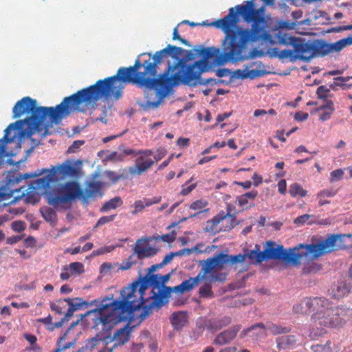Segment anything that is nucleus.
<instances>
[{
	"instance_id": "obj_1",
	"label": "nucleus",
	"mask_w": 352,
	"mask_h": 352,
	"mask_svg": "<svg viewBox=\"0 0 352 352\" xmlns=\"http://www.w3.org/2000/svg\"><path fill=\"white\" fill-rule=\"evenodd\" d=\"M195 55L201 56L199 60L187 63L181 58L184 50L168 44L154 54L146 53L149 59L141 63L137 58L133 66L120 67L116 74L118 84L122 87L128 83L146 88L145 97L149 107H157L168 95L170 89L179 84L190 87L198 85H217L220 80L209 78H201L203 73L209 72L216 64L217 56L221 54L216 47L197 46L193 49ZM146 53L142 54L144 55Z\"/></svg>"
},
{
	"instance_id": "obj_2",
	"label": "nucleus",
	"mask_w": 352,
	"mask_h": 352,
	"mask_svg": "<svg viewBox=\"0 0 352 352\" xmlns=\"http://www.w3.org/2000/svg\"><path fill=\"white\" fill-rule=\"evenodd\" d=\"M122 87L118 84L116 75L100 79L86 88L78 90L69 96L65 97L56 107H37V102L30 96H25L18 100L12 109V118H18L25 114H30L23 120L11 123L4 131L3 141L12 142L15 137H10L12 130H19L21 137L31 138L35 133L42 138L52 133L50 129L53 124H58L62 120L74 111L86 113L93 111L97 102L105 100L121 98Z\"/></svg>"
},
{
	"instance_id": "obj_3",
	"label": "nucleus",
	"mask_w": 352,
	"mask_h": 352,
	"mask_svg": "<svg viewBox=\"0 0 352 352\" xmlns=\"http://www.w3.org/2000/svg\"><path fill=\"white\" fill-rule=\"evenodd\" d=\"M170 273L165 275L156 274H146L120 292L119 299L105 297L99 308L87 312V316L92 321V328L102 324H116L127 320L139 309L141 320L150 316L153 309H160L167 304L173 287L165 286L169 280Z\"/></svg>"
},
{
	"instance_id": "obj_4",
	"label": "nucleus",
	"mask_w": 352,
	"mask_h": 352,
	"mask_svg": "<svg viewBox=\"0 0 352 352\" xmlns=\"http://www.w3.org/2000/svg\"><path fill=\"white\" fill-rule=\"evenodd\" d=\"M254 0L248 1L246 5H237L222 19L208 23L203 21V26H214L225 34L221 43V54L217 56L216 64L236 63L247 60L252 56L246 54L250 43L263 39L267 36L265 30V20L262 16L264 8L255 9Z\"/></svg>"
},
{
	"instance_id": "obj_5",
	"label": "nucleus",
	"mask_w": 352,
	"mask_h": 352,
	"mask_svg": "<svg viewBox=\"0 0 352 352\" xmlns=\"http://www.w3.org/2000/svg\"><path fill=\"white\" fill-rule=\"evenodd\" d=\"M334 240L329 239V234L325 239L318 241L317 243L311 244H300L299 248H296L289 251L284 250L282 260L292 263L294 265L300 264V259L302 257H309L316 259L322 255L333 252Z\"/></svg>"
},
{
	"instance_id": "obj_6",
	"label": "nucleus",
	"mask_w": 352,
	"mask_h": 352,
	"mask_svg": "<svg viewBox=\"0 0 352 352\" xmlns=\"http://www.w3.org/2000/svg\"><path fill=\"white\" fill-rule=\"evenodd\" d=\"M312 305L314 306V309L311 318L315 324L327 328H336L344 324V320L341 316L346 313L345 308L333 307L328 300L321 297L314 300Z\"/></svg>"
},
{
	"instance_id": "obj_7",
	"label": "nucleus",
	"mask_w": 352,
	"mask_h": 352,
	"mask_svg": "<svg viewBox=\"0 0 352 352\" xmlns=\"http://www.w3.org/2000/svg\"><path fill=\"white\" fill-rule=\"evenodd\" d=\"M278 43L285 45H291L294 50H279L277 56L280 59L289 58L292 62L296 60H302L309 61L314 58L311 41H306L305 38L285 36H278Z\"/></svg>"
},
{
	"instance_id": "obj_8",
	"label": "nucleus",
	"mask_w": 352,
	"mask_h": 352,
	"mask_svg": "<svg viewBox=\"0 0 352 352\" xmlns=\"http://www.w3.org/2000/svg\"><path fill=\"white\" fill-rule=\"evenodd\" d=\"M199 265L201 266L200 272L195 277H190L188 280H184L181 284L173 287V292L183 294L191 291L198 285L201 280H208L210 282L223 283L226 280V274L218 272H211L208 267V265L205 260L199 261Z\"/></svg>"
},
{
	"instance_id": "obj_9",
	"label": "nucleus",
	"mask_w": 352,
	"mask_h": 352,
	"mask_svg": "<svg viewBox=\"0 0 352 352\" xmlns=\"http://www.w3.org/2000/svg\"><path fill=\"white\" fill-rule=\"evenodd\" d=\"M82 189L76 182H67L61 188L58 189L57 194H50L47 196V202L50 205L57 208L69 204L77 198L81 199Z\"/></svg>"
},
{
	"instance_id": "obj_10",
	"label": "nucleus",
	"mask_w": 352,
	"mask_h": 352,
	"mask_svg": "<svg viewBox=\"0 0 352 352\" xmlns=\"http://www.w3.org/2000/svg\"><path fill=\"white\" fill-rule=\"evenodd\" d=\"M352 45V35L338 40L332 43H327L322 40L311 41L314 58L324 56L332 52H340L345 47Z\"/></svg>"
},
{
	"instance_id": "obj_11",
	"label": "nucleus",
	"mask_w": 352,
	"mask_h": 352,
	"mask_svg": "<svg viewBox=\"0 0 352 352\" xmlns=\"http://www.w3.org/2000/svg\"><path fill=\"white\" fill-rule=\"evenodd\" d=\"M245 255L244 254H236L230 255L221 252L212 257L206 259L211 272H218L222 270L227 264H234L243 263L245 261Z\"/></svg>"
},
{
	"instance_id": "obj_12",
	"label": "nucleus",
	"mask_w": 352,
	"mask_h": 352,
	"mask_svg": "<svg viewBox=\"0 0 352 352\" xmlns=\"http://www.w3.org/2000/svg\"><path fill=\"white\" fill-rule=\"evenodd\" d=\"M58 171L63 176H72L76 173V168L71 164H62L58 167ZM57 170L54 167L45 175L36 179L37 186L40 188H49L54 182Z\"/></svg>"
},
{
	"instance_id": "obj_13",
	"label": "nucleus",
	"mask_w": 352,
	"mask_h": 352,
	"mask_svg": "<svg viewBox=\"0 0 352 352\" xmlns=\"http://www.w3.org/2000/svg\"><path fill=\"white\" fill-rule=\"evenodd\" d=\"M153 237H142L137 240L133 248L134 254L137 255V258L140 260L145 258L153 257L157 254L159 249L155 247H146V243L151 241Z\"/></svg>"
},
{
	"instance_id": "obj_14",
	"label": "nucleus",
	"mask_w": 352,
	"mask_h": 352,
	"mask_svg": "<svg viewBox=\"0 0 352 352\" xmlns=\"http://www.w3.org/2000/svg\"><path fill=\"white\" fill-rule=\"evenodd\" d=\"M241 329V324H235L219 333L214 338L213 344L222 346L230 343L236 338Z\"/></svg>"
},
{
	"instance_id": "obj_15",
	"label": "nucleus",
	"mask_w": 352,
	"mask_h": 352,
	"mask_svg": "<svg viewBox=\"0 0 352 352\" xmlns=\"http://www.w3.org/2000/svg\"><path fill=\"white\" fill-rule=\"evenodd\" d=\"M267 335L265 325L263 322H257L252 326L243 329L241 333V336L245 337L249 336L254 340L265 337Z\"/></svg>"
},
{
	"instance_id": "obj_16",
	"label": "nucleus",
	"mask_w": 352,
	"mask_h": 352,
	"mask_svg": "<svg viewBox=\"0 0 352 352\" xmlns=\"http://www.w3.org/2000/svg\"><path fill=\"white\" fill-rule=\"evenodd\" d=\"M284 250L282 245H276L274 242L269 241L266 243V246L263 252L264 257H266V260L282 259Z\"/></svg>"
},
{
	"instance_id": "obj_17",
	"label": "nucleus",
	"mask_w": 352,
	"mask_h": 352,
	"mask_svg": "<svg viewBox=\"0 0 352 352\" xmlns=\"http://www.w3.org/2000/svg\"><path fill=\"white\" fill-rule=\"evenodd\" d=\"M154 164L151 158L144 159L143 156L137 157L135 164L130 166L128 172L131 175H140L149 169Z\"/></svg>"
},
{
	"instance_id": "obj_18",
	"label": "nucleus",
	"mask_w": 352,
	"mask_h": 352,
	"mask_svg": "<svg viewBox=\"0 0 352 352\" xmlns=\"http://www.w3.org/2000/svg\"><path fill=\"white\" fill-rule=\"evenodd\" d=\"M352 289V284L345 280H340L331 288L332 297L336 299L342 298L348 295Z\"/></svg>"
},
{
	"instance_id": "obj_19",
	"label": "nucleus",
	"mask_w": 352,
	"mask_h": 352,
	"mask_svg": "<svg viewBox=\"0 0 352 352\" xmlns=\"http://www.w3.org/2000/svg\"><path fill=\"white\" fill-rule=\"evenodd\" d=\"M230 217L232 218L231 223L229 226H227L223 230H230L234 228V221L235 218L234 217V214H230V210L227 214H225L223 211L219 212L217 215L214 216L211 220L207 221V226L206 228V231L213 230V227L218 225L221 221L224 220L227 217Z\"/></svg>"
},
{
	"instance_id": "obj_20",
	"label": "nucleus",
	"mask_w": 352,
	"mask_h": 352,
	"mask_svg": "<svg viewBox=\"0 0 352 352\" xmlns=\"http://www.w3.org/2000/svg\"><path fill=\"white\" fill-rule=\"evenodd\" d=\"M319 297L305 298L300 302L294 305L293 309L297 314L314 313V306L312 305L314 301L318 300Z\"/></svg>"
},
{
	"instance_id": "obj_21",
	"label": "nucleus",
	"mask_w": 352,
	"mask_h": 352,
	"mask_svg": "<svg viewBox=\"0 0 352 352\" xmlns=\"http://www.w3.org/2000/svg\"><path fill=\"white\" fill-rule=\"evenodd\" d=\"M102 188L101 184L99 182H89L85 186V190L82 189V195L81 199L86 202L89 198L94 197L98 192H100Z\"/></svg>"
},
{
	"instance_id": "obj_22",
	"label": "nucleus",
	"mask_w": 352,
	"mask_h": 352,
	"mask_svg": "<svg viewBox=\"0 0 352 352\" xmlns=\"http://www.w3.org/2000/svg\"><path fill=\"white\" fill-rule=\"evenodd\" d=\"M68 308L66 312V318H72L74 312L81 309L83 305H87L88 302L80 298H67Z\"/></svg>"
},
{
	"instance_id": "obj_23",
	"label": "nucleus",
	"mask_w": 352,
	"mask_h": 352,
	"mask_svg": "<svg viewBox=\"0 0 352 352\" xmlns=\"http://www.w3.org/2000/svg\"><path fill=\"white\" fill-rule=\"evenodd\" d=\"M295 335H286L276 338V348L278 349H286L294 346L297 342Z\"/></svg>"
},
{
	"instance_id": "obj_24",
	"label": "nucleus",
	"mask_w": 352,
	"mask_h": 352,
	"mask_svg": "<svg viewBox=\"0 0 352 352\" xmlns=\"http://www.w3.org/2000/svg\"><path fill=\"white\" fill-rule=\"evenodd\" d=\"M130 336V329L126 327L118 329L114 334L113 338L109 337L110 341L115 340L116 343L113 347H117L119 345H122L129 341Z\"/></svg>"
},
{
	"instance_id": "obj_25",
	"label": "nucleus",
	"mask_w": 352,
	"mask_h": 352,
	"mask_svg": "<svg viewBox=\"0 0 352 352\" xmlns=\"http://www.w3.org/2000/svg\"><path fill=\"white\" fill-rule=\"evenodd\" d=\"M250 66L245 65V69H238L234 71V76L239 79H245L250 78L254 79L256 77L261 76L263 75V73L261 70L258 69H251L249 70Z\"/></svg>"
},
{
	"instance_id": "obj_26",
	"label": "nucleus",
	"mask_w": 352,
	"mask_h": 352,
	"mask_svg": "<svg viewBox=\"0 0 352 352\" xmlns=\"http://www.w3.org/2000/svg\"><path fill=\"white\" fill-rule=\"evenodd\" d=\"M170 322L175 329H182L188 323V315L186 312H174L171 316Z\"/></svg>"
},
{
	"instance_id": "obj_27",
	"label": "nucleus",
	"mask_w": 352,
	"mask_h": 352,
	"mask_svg": "<svg viewBox=\"0 0 352 352\" xmlns=\"http://www.w3.org/2000/svg\"><path fill=\"white\" fill-rule=\"evenodd\" d=\"M250 263L258 264L263 261H266V257H264L263 252L260 250V247L258 245L254 246L253 250L245 254Z\"/></svg>"
},
{
	"instance_id": "obj_28",
	"label": "nucleus",
	"mask_w": 352,
	"mask_h": 352,
	"mask_svg": "<svg viewBox=\"0 0 352 352\" xmlns=\"http://www.w3.org/2000/svg\"><path fill=\"white\" fill-rule=\"evenodd\" d=\"M265 325L266 331H268L273 336L288 333L292 330L289 326H282L272 322H267Z\"/></svg>"
},
{
	"instance_id": "obj_29",
	"label": "nucleus",
	"mask_w": 352,
	"mask_h": 352,
	"mask_svg": "<svg viewBox=\"0 0 352 352\" xmlns=\"http://www.w3.org/2000/svg\"><path fill=\"white\" fill-rule=\"evenodd\" d=\"M336 193L337 190L332 189H323L318 192L316 195V197L318 199L319 206H322L325 204H329L331 201L326 199L334 197Z\"/></svg>"
},
{
	"instance_id": "obj_30",
	"label": "nucleus",
	"mask_w": 352,
	"mask_h": 352,
	"mask_svg": "<svg viewBox=\"0 0 352 352\" xmlns=\"http://www.w3.org/2000/svg\"><path fill=\"white\" fill-rule=\"evenodd\" d=\"M123 204V201L120 197H116L108 201L105 202L102 208H100L101 212H107L112 209H116L119 206H121Z\"/></svg>"
},
{
	"instance_id": "obj_31",
	"label": "nucleus",
	"mask_w": 352,
	"mask_h": 352,
	"mask_svg": "<svg viewBox=\"0 0 352 352\" xmlns=\"http://www.w3.org/2000/svg\"><path fill=\"white\" fill-rule=\"evenodd\" d=\"M289 193L292 197H294L296 196L305 197L307 194V191L305 190L300 184L298 183H294L289 186Z\"/></svg>"
},
{
	"instance_id": "obj_32",
	"label": "nucleus",
	"mask_w": 352,
	"mask_h": 352,
	"mask_svg": "<svg viewBox=\"0 0 352 352\" xmlns=\"http://www.w3.org/2000/svg\"><path fill=\"white\" fill-rule=\"evenodd\" d=\"M231 322L232 318L230 316H226L221 318L214 320L211 322V328L214 330H219L229 325Z\"/></svg>"
},
{
	"instance_id": "obj_33",
	"label": "nucleus",
	"mask_w": 352,
	"mask_h": 352,
	"mask_svg": "<svg viewBox=\"0 0 352 352\" xmlns=\"http://www.w3.org/2000/svg\"><path fill=\"white\" fill-rule=\"evenodd\" d=\"M42 217L45 221L54 223L56 221V213L54 209L48 207H43L40 209Z\"/></svg>"
},
{
	"instance_id": "obj_34",
	"label": "nucleus",
	"mask_w": 352,
	"mask_h": 352,
	"mask_svg": "<svg viewBox=\"0 0 352 352\" xmlns=\"http://www.w3.org/2000/svg\"><path fill=\"white\" fill-rule=\"evenodd\" d=\"M264 1V5L261 8L263 7L264 10H265V6H272V7H278L281 9H285L287 8V3L288 0H263ZM265 12V11H263ZM264 12L262 13V16L264 18Z\"/></svg>"
},
{
	"instance_id": "obj_35",
	"label": "nucleus",
	"mask_w": 352,
	"mask_h": 352,
	"mask_svg": "<svg viewBox=\"0 0 352 352\" xmlns=\"http://www.w3.org/2000/svg\"><path fill=\"white\" fill-rule=\"evenodd\" d=\"M212 283L209 281V283H205L199 288V294L201 297L205 298H212L214 297V292L212 290Z\"/></svg>"
},
{
	"instance_id": "obj_36",
	"label": "nucleus",
	"mask_w": 352,
	"mask_h": 352,
	"mask_svg": "<svg viewBox=\"0 0 352 352\" xmlns=\"http://www.w3.org/2000/svg\"><path fill=\"white\" fill-rule=\"evenodd\" d=\"M66 304H67V298L63 299H58L55 302H52L50 303V308L52 311L58 313V314H63V309L66 307Z\"/></svg>"
},
{
	"instance_id": "obj_37",
	"label": "nucleus",
	"mask_w": 352,
	"mask_h": 352,
	"mask_svg": "<svg viewBox=\"0 0 352 352\" xmlns=\"http://www.w3.org/2000/svg\"><path fill=\"white\" fill-rule=\"evenodd\" d=\"M103 340L104 342L107 344L108 342H109V337H105V338H98V335H97L96 336L94 337V338H91L90 339H88L86 340L85 342V347L86 349H89L90 350L93 349L96 345H98V344L99 343V342L100 340Z\"/></svg>"
},
{
	"instance_id": "obj_38",
	"label": "nucleus",
	"mask_w": 352,
	"mask_h": 352,
	"mask_svg": "<svg viewBox=\"0 0 352 352\" xmlns=\"http://www.w3.org/2000/svg\"><path fill=\"white\" fill-rule=\"evenodd\" d=\"M128 171L123 170V172L122 173H116V172L110 171L107 173V175L113 183H116L120 179H128Z\"/></svg>"
},
{
	"instance_id": "obj_39",
	"label": "nucleus",
	"mask_w": 352,
	"mask_h": 352,
	"mask_svg": "<svg viewBox=\"0 0 352 352\" xmlns=\"http://www.w3.org/2000/svg\"><path fill=\"white\" fill-rule=\"evenodd\" d=\"M186 251L188 252H190V250L188 249H184V250H180L175 252H170V253L167 254L164 256L163 261L161 262V264L162 265V266L166 265L167 263L171 262V261L175 256L182 255L184 254V252Z\"/></svg>"
},
{
	"instance_id": "obj_40",
	"label": "nucleus",
	"mask_w": 352,
	"mask_h": 352,
	"mask_svg": "<svg viewBox=\"0 0 352 352\" xmlns=\"http://www.w3.org/2000/svg\"><path fill=\"white\" fill-rule=\"evenodd\" d=\"M146 203V200L145 199L136 200L133 207L134 208V210L131 211V214L135 215L138 214V212H142L146 207H148L147 205H145Z\"/></svg>"
},
{
	"instance_id": "obj_41",
	"label": "nucleus",
	"mask_w": 352,
	"mask_h": 352,
	"mask_svg": "<svg viewBox=\"0 0 352 352\" xmlns=\"http://www.w3.org/2000/svg\"><path fill=\"white\" fill-rule=\"evenodd\" d=\"M249 199H248L244 195H241L239 196H237L236 198V202L238 204V205L243 208V210L250 208L252 206H254V204H249Z\"/></svg>"
},
{
	"instance_id": "obj_42",
	"label": "nucleus",
	"mask_w": 352,
	"mask_h": 352,
	"mask_svg": "<svg viewBox=\"0 0 352 352\" xmlns=\"http://www.w3.org/2000/svg\"><path fill=\"white\" fill-rule=\"evenodd\" d=\"M335 107L333 102L331 100H324V102L323 104L320 106L318 108L315 109L311 111V113H315L321 110H328L330 111H335Z\"/></svg>"
},
{
	"instance_id": "obj_43",
	"label": "nucleus",
	"mask_w": 352,
	"mask_h": 352,
	"mask_svg": "<svg viewBox=\"0 0 352 352\" xmlns=\"http://www.w3.org/2000/svg\"><path fill=\"white\" fill-rule=\"evenodd\" d=\"M321 269V267L319 264L311 262L306 265L302 269L303 274H311L315 273L319 271Z\"/></svg>"
},
{
	"instance_id": "obj_44",
	"label": "nucleus",
	"mask_w": 352,
	"mask_h": 352,
	"mask_svg": "<svg viewBox=\"0 0 352 352\" xmlns=\"http://www.w3.org/2000/svg\"><path fill=\"white\" fill-rule=\"evenodd\" d=\"M155 239L156 240L161 239L162 241L168 243H173L176 239V232L173 230L169 233L162 234V236H158Z\"/></svg>"
},
{
	"instance_id": "obj_45",
	"label": "nucleus",
	"mask_w": 352,
	"mask_h": 352,
	"mask_svg": "<svg viewBox=\"0 0 352 352\" xmlns=\"http://www.w3.org/2000/svg\"><path fill=\"white\" fill-rule=\"evenodd\" d=\"M69 269L74 273L81 274L84 272V265L80 262H73L69 264Z\"/></svg>"
},
{
	"instance_id": "obj_46",
	"label": "nucleus",
	"mask_w": 352,
	"mask_h": 352,
	"mask_svg": "<svg viewBox=\"0 0 352 352\" xmlns=\"http://www.w3.org/2000/svg\"><path fill=\"white\" fill-rule=\"evenodd\" d=\"M207 204L208 203L204 199H199L192 202L190 206V208L193 210H202L207 206Z\"/></svg>"
},
{
	"instance_id": "obj_47",
	"label": "nucleus",
	"mask_w": 352,
	"mask_h": 352,
	"mask_svg": "<svg viewBox=\"0 0 352 352\" xmlns=\"http://www.w3.org/2000/svg\"><path fill=\"white\" fill-rule=\"evenodd\" d=\"M12 229L17 232L23 231L25 228V223L22 221H14L11 223Z\"/></svg>"
},
{
	"instance_id": "obj_48",
	"label": "nucleus",
	"mask_w": 352,
	"mask_h": 352,
	"mask_svg": "<svg viewBox=\"0 0 352 352\" xmlns=\"http://www.w3.org/2000/svg\"><path fill=\"white\" fill-rule=\"evenodd\" d=\"M329 89L324 85H321L318 87L316 90V94L319 98L325 99L328 96Z\"/></svg>"
},
{
	"instance_id": "obj_49",
	"label": "nucleus",
	"mask_w": 352,
	"mask_h": 352,
	"mask_svg": "<svg viewBox=\"0 0 352 352\" xmlns=\"http://www.w3.org/2000/svg\"><path fill=\"white\" fill-rule=\"evenodd\" d=\"M331 182L338 181L342 178L344 175V171L342 169H336L331 173Z\"/></svg>"
},
{
	"instance_id": "obj_50",
	"label": "nucleus",
	"mask_w": 352,
	"mask_h": 352,
	"mask_svg": "<svg viewBox=\"0 0 352 352\" xmlns=\"http://www.w3.org/2000/svg\"><path fill=\"white\" fill-rule=\"evenodd\" d=\"M85 144V140H78L73 142L72 144L69 146L67 152L69 153H75L76 149L79 148L82 145Z\"/></svg>"
},
{
	"instance_id": "obj_51",
	"label": "nucleus",
	"mask_w": 352,
	"mask_h": 352,
	"mask_svg": "<svg viewBox=\"0 0 352 352\" xmlns=\"http://www.w3.org/2000/svg\"><path fill=\"white\" fill-rule=\"evenodd\" d=\"M116 214L109 215V216H103L101 217L97 221L96 227L100 226L101 225L105 224L108 222L113 221L116 217Z\"/></svg>"
},
{
	"instance_id": "obj_52",
	"label": "nucleus",
	"mask_w": 352,
	"mask_h": 352,
	"mask_svg": "<svg viewBox=\"0 0 352 352\" xmlns=\"http://www.w3.org/2000/svg\"><path fill=\"white\" fill-rule=\"evenodd\" d=\"M310 217H311V215H309L308 214H302V215H300V216L296 217L294 220V223L295 224H303L305 222H307L309 219Z\"/></svg>"
},
{
	"instance_id": "obj_53",
	"label": "nucleus",
	"mask_w": 352,
	"mask_h": 352,
	"mask_svg": "<svg viewBox=\"0 0 352 352\" xmlns=\"http://www.w3.org/2000/svg\"><path fill=\"white\" fill-rule=\"evenodd\" d=\"M70 329L71 328H69L62 336L58 338L56 342V349L54 352H61L63 351L62 349V342L66 338L67 334Z\"/></svg>"
},
{
	"instance_id": "obj_54",
	"label": "nucleus",
	"mask_w": 352,
	"mask_h": 352,
	"mask_svg": "<svg viewBox=\"0 0 352 352\" xmlns=\"http://www.w3.org/2000/svg\"><path fill=\"white\" fill-rule=\"evenodd\" d=\"M308 113L302 112L300 111H297L294 115V119L300 122L306 120L308 118Z\"/></svg>"
},
{
	"instance_id": "obj_55",
	"label": "nucleus",
	"mask_w": 352,
	"mask_h": 352,
	"mask_svg": "<svg viewBox=\"0 0 352 352\" xmlns=\"http://www.w3.org/2000/svg\"><path fill=\"white\" fill-rule=\"evenodd\" d=\"M324 111L320 114L319 119L320 120L324 122L326 120H328L331 118L332 114L333 113V111H330L328 110H323Z\"/></svg>"
},
{
	"instance_id": "obj_56",
	"label": "nucleus",
	"mask_w": 352,
	"mask_h": 352,
	"mask_svg": "<svg viewBox=\"0 0 352 352\" xmlns=\"http://www.w3.org/2000/svg\"><path fill=\"white\" fill-rule=\"evenodd\" d=\"M177 144L180 147H186L190 144V139L188 138L180 137L177 139Z\"/></svg>"
},
{
	"instance_id": "obj_57",
	"label": "nucleus",
	"mask_w": 352,
	"mask_h": 352,
	"mask_svg": "<svg viewBox=\"0 0 352 352\" xmlns=\"http://www.w3.org/2000/svg\"><path fill=\"white\" fill-rule=\"evenodd\" d=\"M232 112L230 111V112H225V113L219 114L216 118V120H217L216 124H217L218 123H220L221 122H222L224 120L229 118L232 115Z\"/></svg>"
},
{
	"instance_id": "obj_58",
	"label": "nucleus",
	"mask_w": 352,
	"mask_h": 352,
	"mask_svg": "<svg viewBox=\"0 0 352 352\" xmlns=\"http://www.w3.org/2000/svg\"><path fill=\"white\" fill-rule=\"evenodd\" d=\"M287 184L285 179H281L278 183V190L280 193L284 194L286 192Z\"/></svg>"
},
{
	"instance_id": "obj_59",
	"label": "nucleus",
	"mask_w": 352,
	"mask_h": 352,
	"mask_svg": "<svg viewBox=\"0 0 352 352\" xmlns=\"http://www.w3.org/2000/svg\"><path fill=\"white\" fill-rule=\"evenodd\" d=\"M258 191L252 190L251 191L244 193V196L249 200H254L258 196Z\"/></svg>"
},
{
	"instance_id": "obj_60",
	"label": "nucleus",
	"mask_w": 352,
	"mask_h": 352,
	"mask_svg": "<svg viewBox=\"0 0 352 352\" xmlns=\"http://www.w3.org/2000/svg\"><path fill=\"white\" fill-rule=\"evenodd\" d=\"M145 200H146V203L145 205H147V206H151L153 204H158L161 201V197H154L152 199H146L144 198Z\"/></svg>"
},
{
	"instance_id": "obj_61",
	"label": "nucleus",
	"mask_w": 352,
	"mask_h": 352,
	"mask_svg": "<svg viewBox=\"0 0 352 352\" xmlns=\"http://www.w3.org/2000/svg\"><path fill=\"white\" fill-rule=\"evenodd\" d=\"M311 349L314 352H327L328 349L322 344H316L311 346Z\"/></svg>"
},
{
	"instance_id": "obj_62",
	"label": "nucleus",
	"mask_w": 352,
	"mask_h": 352,
	"mask_svg": "<svg viewBox=\"0 0 352 352\" xmlns=\"http://www.w3.org/2000/svg\"><path fill=\"white\" fill-rule=\"evenodd\" d=\"M197 186V184H192L186 188H183L182 191H181V194L182 195H188L193 189L195 188V187Z\"/></svg>"
},
{
	"instance_id": "obj_63",
	"label": "nucleus",
	"mask_w": 352,
	"mask_h": 352,
	"mask_svg": "<svg viewBox=\"0 0 352 352\" xmlns=\"http://www.w3.org/2000/svg\"><path fill=\"white\" fill-rule=\"evenodd\" d=\"M252 179H253V184L255 186H258L259 184H261L263 182V178L261 175H258L257 173H254L253 176L252 177Z\"/></svg>"
},
{
	"instance_id": "obj_64",
	"label": "nucleus",
	"mask_w": 352,
	"mask_h": 352,
	"mask_svg": "<svg viewBox=\"0 0 352 352\" xmlns=\"http://www.w3.org/2000/svg\"><path fill=\"white\" fill-rule=\"evenodd\" d=\"M143 348L142 343L133 344L130 349V352H141V349Z\"/></svg>"
}]
</instances>
